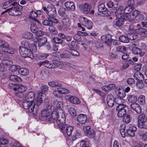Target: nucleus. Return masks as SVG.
I'll return each mask as SVG.
<instances>
[{
  "label": "nucleus",
  "mask_w": 147,
  "mask_h": 147,
  "mask_svg": "<svg viewBox=\"0 0 147 147\" xmlns=\"http://www.w3.org/2000/svg\"><path fill=\"white\" fill-rule=\"evenodd\" d=\"M44 65L47 67L49 68H53L52 63H50L49 61L44 62H43Z\"/></svg>",
  "instance_id": "57"
},
{
  "label": "nucleus",
  "mask_w": 147,
  "mask_h": 147,
  "mask_svg": "<svg viewBox=\"0 0 147 147\" xmlns=\"http://www.w3.org/2000/svg\"><path fill=\"white\" fill-rule=\"evenodd\" d=\"M116 93L118 96L117 97H124L126 94L123 90L119 88L116 90Z\"/></svg>",
  "instance_id": "24"
},
{
  "label": "nucleus",
  "mask_w": 147,
  "mask_h": 147,
  "mask_svg": "<svg viewBox=\"0 0 147 147\" xmlns=\"http://www.w3.org/2000/svg\"><path fill=\"white\" fill-rule=\"evenodd\" d=\"M123 97H117L115 100L116 103L118 105L123 104L124 103L125 100L122 98Z\"/></svg>",
  "instance_id": "38"
},
{
  "label": "nucleus",
  "mask_w": 147,
  "mask_h": 147,
  "mask_svg": "<svg viewBox=\"0 0 147 147\" xmlns=\"http://www.w3.org/2000/svg\"><path fill=\"white\" fill-rule=\"evenodd\" d=\"M21 44L22 46H24V47L26 48H28L30 44L28 42L25 40H23L22 41Z\"/></svg>",
  "instance_id": "61"
},
{
  "label": "nucleus",
  "mask_w": 147,
  "mask_h": 147,
  "mask_svg": "<svg viewBox=\"0 0 147 147\" xmlns=\"http://www.w3.org/2000/svg\"><path fill=\"white\" fill-rule=\"evenodd\" d=\"M23 36L26 38L30 39L32 38L33 35L30 32H25L23 33Z\"/></svg>",
  "instance_id": "39"
},
{
  "label": "nucleus",
  "mask_w": 147,
  "mask_h": 147,
  "mask_svg": "<svg viewBox=\"0 0 147 147\" xmlns=\"http://www.w3.org/2000/svg\"><path fill=\"white\" fill-rule=\"evenodd\" d=\"M136 86L138 89H142L144 87V85L142 81H137L136 83Z\"/></svg>",
  "instance_id": "43"
},
{
  "label": "nucleus",
  "mask_w": 147,
  "mask_h": 147,
  "mask_svg": "<svg viewBox=\"0 0 147 147\" xmlns=\"http://www.w3.org/2000/svg\"><path fill=\"white\" fill-rule=\"evenodd\" d=\"M38 16L37 13L34 11H32L30 13V16L31 18H34Z\"/></svg>",
  "instance_id": "64"
},
{
  "label": "nucleus",
  "mask_w": 147,
  "mask_h": 147,
  "mask_svg": "<svg viewBox=\"0 0 147 147\" xmlns=\"http://www.w3.org/2000/svg\"><path fill=\"white\" fill-rule=\"evenodd\" d=\"M117 50L121 52L125 51L126 50V47L123 46H118L117 48Z\"/></svg>",
  "instance_id": "49"
},
{
  "label": "nucleus",
  "mask_w": 147,
  "mask_h": 147,
  "mask_svg": "<svg viewBox=\"0 0 147 147\" xmlns=\"http://www.w3.org/2000/svg\"><path fill=\"white\" fill-rule=\"evenodd\" d=\"M34 94L32 92H28L25 96V99L28 101H34Z\"/></svg>",
  "instance_id": "19"
},
{
  "label": "nucleus",
  "mask_w": 147,
  "mask_h": 147,
  "mask_svg": "<svg viewBox=\"0 0 147 147\" xmlns=\"http://www.w3.org/2000/svg\"><path fill=\"white\" fill-rule=\"evenodd\" d=\"M8 142L9 141L6 138H0V145L7 144Z\"/></svg>",
  "instance_id": "46"
},
{
  "label": "nucleus",
  "mask_w": 147,
  "mask_h": 147,
  "mask_svg": "<svg viewBox=\"0 0 147 147\" xmlns=\"http://www.w3.org/2000/svg\"><path fill=\"white\" fill-rule=\"evenodd\" d=\"M28 102V106H29V111L30 113L34 112V107L35 104L34 101H30L27 100Z\"/></svg>",
  "instance_id": "29"
},
{
  "label": "nucleus",
  "mask_w": 147,
  "mask_h": 147,
  "mask_svg": "<svg viewBox=\"0 0 147 147\" xmlns=\"http://www.w3.org/2000/svg\"><path fill=\"white\" fill-rule=\"evenodd\" d=\"M134 78L136 80L142 81L144 79L143 75L140 72L137 71L134 75Z\"/></svg>",
  "instance_id": "23"
},
{
  "label": "nucleus",
  "mask_w": 147,
  "mask_h": 147,
  "mask_svg": "<svg viewBox=\"0 0 147 147\" xmlns=\"http://www.w3.org/2000/svg\"><path fill=\"white\" fill-rule=\"evenodd\" d=\"M131 108L137 113H140L142 112V109L140 106L137 103H133L130 105Z\"/></svg>",
  "instance_id": "13"
},
{
  "label": "nucleus",
  "mask_w": 147,
  "mask_h": 147,
  "mask_svg": "<svg viewBox=\"0 0 147 147\" xmlns=\"http://www.w3.org/2000/svg\"><path fill=\"white\" fill-rule=\"evenodd\" d=\"M53 94L56 97L60 98L64 94L62 90V87L58 88L56 90L53 92Z\"/></svg>",
  "instance_id": "15"
},
{
  "label": "nucleus",
  "mask_w": 147,
  "mask_h": 147,
  "mask_svg": "<svg viewBox=\"0 0 147 147\" xmlns=\"http://www.w3.org/2000/svg\"><path fill=\"white\" fill-rule=\"evenodd\" d=\"M51 113L49 110L44 109L42 111L41 113V116L46 120L50 121L52 119Z\"/></svg>",
  "instance_id": "7"
},
{
  "label": "nucleus",
  "mask_w": 147,
  "mask_h": 147,
  "mask_svg": "<svg viewBox=\"0 0 147 147\" xmlns=\"http://www.w3.org/2000/svg\"><path fill=\"white\" fill-rule=\"evenodd\" d=\"M134 9V7L131 5H128L124 9V12L126 14H128L132 11Z\"/></svg>",
  "instance_id": "34"
},
{
  "label": "nucleus",
  "mask_w": 147,
  "mask_h": 147,
  "mask_svg": "<svg viewBox=\"0 0 147 147\" xmlns=\"http://www.w3.org/2000/svg\"><path fill=\"white\" fill-rule=\"evenodd\" d=\"M27 89L26 86L22 84H16V87L14 88L13 90L18 92L15 93L16 95L20 98H21L23 96V93Z\"/></svg>",
  "instance_id": "4"
},
{
  "label": "nucleus",
  "mask_w": 147,
  "mask_h": 147,
  "mask_svg": "<svg viewBox=\"0 0 147 147\" xmlns=\"http://www.w3.org/2000/svg\"><path fill=\"white\" fill-rule=\"evenodd\" d=\"M117 111L118 112L117 115L119 117H123L126 114V110L125 109H123L121 110Z\"/></svg>",
  "instance_id": "33"
},
{
  "label": "nucleus",
  "mask_w": 147,
  "mask_h": 147,
  "mask_svg": "<svg viewBox=\"0 0 147 147\" xmlns=\"http://www.w3.org/2000/svg\"><path fill=\"white\" fill-rule=\"evenodd\" d=\"M123 117V121L124 123H128L130 122V118L128 115L126 114Z\"/></svg>",
  "instance_id": "44"
},
{
  "label": "nucleus",
  "mask_w": 147,
  "mask_h": 147,
  "mask_svg": "<svg viewBox=\"0 0 147 147\" xmlns=\"http://www.w3.org/2000/svg\"><path fill=\"white\" fill-rule=\"evenodd\" d=\"M63 131V133L65 135L67 134L68 136H70L73 129V127L70 126H67L65 125L60 127Z\"/></svg>",
  "instance_id": "6"
},
{
  "label": "nucleus",
  "mask_w": 147,
  "mask_h": 147,
  "mask_svg": "<svg viewBox=\"0 0 147 147\" xmlns=\"http://www.w3.org/2000/svg\"><path fill=\"white\" fill-rule=\"evenodd\" d=\"M15 6L13 5V6L7 9L5 11H9V14L11 15H20L22 14L21 12H20L19 13H16L15 10Z\"/></svg>",
  "instance_id": "16"
},
{
  "label": "nucleus",
  "mask_w": 147,
  "mask_h": 147,
  "mask_svg": "<svg viewBox=\"0 0 147 147\" xmlns=\"http://www.w3.org/2000/svg\"><path fill=\"white\" fill-rule=\"evenodd\" d=\"M123 9V7L122 6H119L117 10L116 11L117 14H120L122 13V11Z\"/></svg>",
  "instance_id": "63"
},
{
  "label": "nucleus",
  "mask_w": 147,
  "mask_h": 147,
  "mask_svg": "<svg viewBox=\"0 0 147 147\" xmlns=\"http://www.w3.org/2000/svg\"><path fill=\"white\" fill-rule=\"evenodd\" d=\"M140 137L144 141H147V130H141L139 132Z\"/></svg>",
  "instance_id": "21"
},
{
  "label": "nucleus",
  "mask_w": 147,
  "mask_h": 147,
  "mask_svg": "<svg viewBox=\"0 0 147 147\" xmlns=\"http://www.w3.org/2000/svg\"><path fill=\"white\" fill-rule=\"evenodd\" d=\"M105 9V5L103 4H101L98 6V11L100 12H102Z\"/></svg>",
  "instance_id": "60"
},
{
  "label": "nucleus",
  "mask_w": 147,
  "mask_h": 147,
  "mask_svg": "<svg viewBox=\"0 0 147 147\" xmlns=\"http://www.w3.org/2000/svg\"><path fill=\"white\" fill-rule=\"evenodd\" d=\"M41 91L40 92H42V94H45L48 90V87L47 85H44L41 87Z\"/></svg>",
  "instance_id": "53"
},
{
  "label": "nucleus",
  "mask_w": 147,
  "mask_h": 147,
  "mask_svg": "<svg viewBox=\"0 0 147 147\" xmlns=\"http://www.w3.org/2000/svg\"><path fill=\"white\" fill-rule=\"evenodd\" d=\"M127 98L128 101L131 103H135L137 100V97L134 95H129L127 96Z\"/></svg>",
  "instance_id": "31"
},
{
  "label": "nucleus",
  "mask_w": 147,
  "mask_h": 147,
  "mask_svg": "<svg viewBox=\"0 0 147 147\" xmlns=\"http://www.w3.org/2000/svg\"><path fill=\"white\" fill-rule=\"evenodd\" d=\"M45 103L46 105L47 109L48 110H50L52 108V105L51 102L49 101L48 99H46L45 100Z\"/></svg>",
  "instance_id": "45"
},
{
  "label": "nucleus",
  "mask_w": 147,
  "mask_h": 147,
  "mask_svg": "<svg viewBox=\"0 0 147 147\" xmlns=\"http://www.w3.org/2000/svg\"><path fill=\"white\" fill-rule=\"evenodd\" d=\"M107 105L109 107H111L114 105V99L112 95H108L107 97Z\"/></svg>",
  "instance_id": "18"
},
{
  "label": "nucleus",
  "mask_w": 147,
  "mask_h": 147,
  "mask_svg": "<svg viewBox=\"0 0 147 147\" xmlns=\"http://www.w3.org/2000/svg\"><path fill=\"white\" fill-rule=\"evenodd\" d=\"M53 103L56 105V112L59 113V111H60V112H61V111H63V104L62 102L58 101L57 100H55L53 101Z\"/></svg>",
  "instance_id": "11"
},
{
  "label": "nucleus",
  "mask_w": 147,
  "mask_h": 147,
  "mask_svg": "<svg viewBox=\"0 0 147 147\" xmlns=\"http://www.w3.org/2000/svg\"><path fill=\"white\" fill-rule=\"evenodd\" d=\"M18 72L20 74L25 76L28 75L29 73L28 70L24 68H22L19 69Z\"/></svg>",
  "instance_id": "26"
},
{
  "label": "nucleus",
  "mask_w": 147,
  "mask_h": 147,
  "mask_svg": "<svg viewBox=\"0 0 147 147\" xmlns=\"http://www.w3.org/2000/svg\"><path fill=\"white\" fill-rule=\"evenodd\" d=\"M116 17L119 19L117 22V23H119V22H122L126 18V16L122 13L120 14H117Z\"/></svg>",
  "instance_id": "30"
},
{
  "label": "nucleus",
  "mask_w": 147,
  "mask_h": 147,
  "mask_svg": "<svg viewBox=\"0 0 147 147\" xmlns=\"http://www.w3.org/2000/svg\"><path fill=\"white\" fill-rule=\"evenodd\" d=\"M28 49L31 51L35 52L36 51V47L34 44H30L28 48Z\"/></svg>",
  "instance_id": "47"
},
{
  "label": "nucleus",
  "mask_w": 147,
  "mask_h": 147,
  "mask_svg": "<svg viewBox=\"0 0 147 147\" xmlns=\"http://www.w3.org/2000/svg\"><path fill=\"white\" fill-rule=\"evenodd\" d=\"M102 38L104 40L105 42L107 44H110L111 42V37L109 35H107L105 36H103Z\"/></svg>",
  "instance_id": "28"
},
{
  "label": "nucleus",
  "mask_w": 147,
  "mask_h": 147,
  "mask_svg": "<svg viewBox=\"0 0 147 147\" xmlns=\"http://www.w3.org/2000/svg\"><path fill=\"white\" fill-rule=\"evenodd\" d=\"M133 53L136 54H139L140 53L141 51L139 48L136 47H134L132 49Z\"/></svg>",
  "instance_id": "54"
},
{
  "label": "nucleus",
  "mask_w": 147,
  "mask_h": 147,
  "mask_svg": "<svg viewBox=\"0 0 147 147\" xmlns=\"http://www.w3.org/2000/svg\"><path fill=\"white\" fill-rule=\"evenodd\" d=\"M138 100L140 104H144L145 103V97L144 96H140L138 98Z\"/></svg>",
  "instance_id": "41"
},
{
  "label": "nucleus",
  "mask_w": 147,
  "mask_h": 147,
  "mask_svg": "<svg viewBox=\"0 0 147 147\" xmlns=\"http://www.w3.org/2000/svg\"><path fill=\"white\" fill-rule=\"evenodd\" d=\"M50 18H49V20H45L42 22L43 24L45 26H50L52 24V22L50 20Z\"/></svg>",
  "instance_id": "59"
},
{
  "label": "nucleus",
  "mask_w": 147,
  "mask_h": 147,
  "mask_svg": "<svg viewBox=\"0 0 147 147\" xmlns=\"http://www.w3.org/2000/svg\"><path fill=\"white\" fill-rule=\"evenodd\" d=\"M47 41V39L43 37L39 38L38 41V46H43Z\"/></svg>",
  "instance_id": "35"
},
{
  "label": "nucleus",
  "mask_w": 147,
  "mask_h": 147,
  "mask_svg": "<svg viewBox=\"0 0 147 147\" xmlns=\"http://www.w3.org/2000/svg\"><path fill=\"white\" fill-rule=\"evenodd\" d=\"M80 9L84 13H88L91 9V6L87 3L81 5L79 6Z\"/></svg>",
  "instance_id": "10"
},
{
  "label": "nucleus",
  "mask_w": 147,
  "mask_h": 147,
  "mask_svg": "<svg viewBox=\"0 0 147 147\" xmlns=\"http://www.w3.org/2000/svg\"><path fill=\"white\" fill-rule=\"evenodd\" d=\"M69 111L70 114L73 116H76V113L74 108L72 107L70 108L69 110Z\"/></svg>",
  "instance_id": "55"
},
{
  "label": "nucleus",
  "mask_w": 147,
  "mask_h": 147,
  "mask_svg": "<svg viewBox=\"0 0 147 147\" xmlns=\"http://www.w3.org/2000/svg\"><path fill=\"white\" fill-rule=\"evenodd\" d=\"M59 15L61 16H65L66 15V10L64 8H61L58 10Z\"/></svg>",
  "instance_id": "37"
},
{
  "label": "nucleus",
  "mask_w": 147,
  "mask_h": 147,
  "mask_svg": "<svg viewBox=\"0 0 147 147\" xmlns=\"http://www.w3.org/2000/svg\"><path fill=\"white\" fill-rule=\"evenodd\" d=\"M19 51L21 55L23 57H29L31 58H33L34 57L32 51H31L28 48L22 47L20 48Z\"/></svg>",
  "instance_id": "3"
},
{
  "label": "nucleus",
  "mask_w": 147,
  "mask_h": 147,
  "mask_svg": "<svg viewBox=\"0 0 147 147\" xmlns=\"http://www.w3.org/2000/svg\"><path fill=\"white\" fill-rule=\"evenodd\" d=\"M80 147H90L88 142L84 141H82L80 143Z\"/></svg>",
  "instance_id": "51"
},
{
  "label": "nucleus",
  "mask_w": 147,
  "mask_h": 147,
  "mask_svg": "<svg viewBox=\"0 0 147 147\" xmlns=\"http://www.w3.org/2000/svg\"><path fill=\"white\" fill-rule=\"evenodd\" d=\"M90 129V127L89 126H85L83 127L84 132L91 138L94 137L95 133L93 131H91Z\"/></svg>",
  "instance_id": "9"
},
{
  "label": "nucleus",
  "mask_w": 147,
  "mask_h": 147,
  "mask_svg": "<svg viewBox=\"0 0 147 147\" xmlns=\"http://www.w3.org/2000/svg\"><path fill=\"white\" fill-rule=\"evenodd\" d=\"M87 121V117L84 114H80L77 117V124L80 125L84 124Z\"/></svg>",
  "instance_id": "8"
},
{
  "label": "nucleus",
  "mask_w": 147,
  "mask_h": 147,
  "mask_svg": "<svg viewBox=\"0 0 147 147\" xmlns=\"http://www.w3.org/2000/svg\"><path fill=\"white\" fill-rule=\"evenodd\" d=\"M62 22L63 24L67 26H69L70 24V22L68 18H65L63 19L62 20Z\"/></svg>",
  "instance_id": "40"
},
{
  "label": "nucleus",
  "mask_w": 147,
  "mask_h": 147,
  "mask_svg": "<svg viewBox=\"0 0 147 147\" xmlns=\"http://www.w3.org/2000/svg\"><path fill=\"white\" fill-rule=\"evenodd\" d=\"M126 105L124 103L118 105L116 107V110L119 111L123 109H125L124 108L126 107Z\"/></svg>",
  "instance_id": "50"
},
{
  "label": "nucleus",
  "mask_w": 147,
  "mask_h": 147,
  "mask_svg": "<svg viewBox=\"0 0 147 147\" xmlns=\"http://www.w3.org/2000/svg\"><path fill=\"white\" fill-rule=\"evenodd\" d=\"M42 92H40L38 94V96L36 101V104L38 106L40 105L42 102Z\"/></svg>",
  "instance_id": "25"
},
{
  "label": "nucleus",
  "mask_w": 147,
  "mask_h": 147,
  "mask_svg": "<svg viewBox=\"0 0 147 147\" xmlns=\"http://www.w3.org/2000/svg\"><path fill=\"white\" fill-rule=\"evenodd\" d=\"M48 84L49 86L52 87H59L61 86V83L56 81H52L49 82Z\"/></svg>",
  "instance_id": "27"
},
{
  "label": "nucleus",
  "mask_w": 147,
  "mask_h": 147,
  "mask_svg": "<svg viewBox=\"0 0 147 147\" xmlns=\"http://www.w3.org/2000/svg\"><path fill=\"white\" fill-rule=\"evenodd\" d=\"M37 24L38 25L40 24L39 22L36 19H34L32 22L30 29L31 31L33 33H36L37 30L36 27Z\"/></svg>",
  "instance_id": "12"
},
{
  "label": "nucleus",
  "mask_w": 147,
  "mask_h": 147,
  "mask_svg": "<svg viewBox=\"0 0 147 147\" xmlns=\"http://www.w3.org/2000/svg\"><path fill=\"white\" fill-rule=\"evenodd\" d=\"M42 8L44 11H46L47 14L50 18L55 17L56 16V9L52 5L49 4L47 8L44 6Z\"/></svg>",
  "instance_id": "2"
},
{
  "label": "nucleus",
  "mask_w": 147,
  "mask_h": 147,
  "mask_svg": "<svg viewBox=\"0 0 147 147\" xmlns=\"http://www.w3.org/2000/svg\"><path fill=\"white\" fill-rule=\"evenodd\" d=\"M10 79L12 81H17L19 82L22 81L21 79L15 75H11L10 77Z\"/></svg>",
  "instance_id": "36"
},
{
  "label": "nucleus",
  "mask_w": 147,
  "mask_h": 147,
  "mask_svg": "<svg viewBox=\"0 0 147 147\" xmlns=\"http://www.w3.org/2000/svg\"><path fill=\"white\" fill-rule=\"evenodd\" d=\"M119 41L123 43H128L129 41V38L127 36L122 35L119 37Z\"/></svg>",
  "instance_id": "32"
},
{
  "label": "nucleus",
  "mask_w": 147,
  "mask_h": 147,
  "mask_svg": "<svg viewBox=\"0 0 147 147\" xmlns=\"http://www.w3.org/2000/svg\"><path fill=\"white\" fill-rule=\"evenodd\" d=\"M11 146L14 147H22V145L17 141H13L11 143Z\"/></svg>",
  "instance_id": "48"
},
{
  "label": "nucleus",
  "mask_w": 147,
  "mask_h": 147,
  "mask_svg": "<svg viewBox=\"0 0 147 147\" xmlns=\"http://www.w3.org/2000/svg\"><path fill=\"white\" fill-rule=\"evenodd\" d=\"M2 62L7 66H9L12 64V62L7 59H4L2 60Z\"/></svg>",
  "instance_id": "58"
},
{
  "label": "nucleus",
  "mask_w": 147,
  "mask_h": 147,
  "mask_svg": "<svg viewBox=\"0 0 147 147\" xmlns=\"http://www.w3.org/2000/svg\"><path fill=\"white\" fill-rule=\"evenodd\" d=\"M83 19L84 21V22L83 23V25H84V26L88 29H91L93 25L92 22L84 18H83Z\"/></svg>",
  "instance_id": "17"
},
{
  "label": "nucleus",
  "mask_w": 147,
  "mask_h": 147,
  "mask_svg": "<svg viewBox=\"0 0 147 147\" xmlns=\"http://www.w3.org/2000/svg\"><path fill=\"white\" fill-rule=\"evenodd\" d=\"M0 47H2L3 49H5V51H4L7 52L8 53H13V52L12 53L10 51L9 49V45L7 43H6L5 41L0 39Z\"/></svg>",
  "instance_id": "14"
},
{
  "label": "nucleus",
  "mask_w": 147,
  "mask_h": 147,
  "mask_svg": "<svg viewBox=\"0 0 147 147\" xmlns=\"http://www.w3.org/2000/svg\"><path fill=\"white\" fill-rule=\"evenodd\" d=\"M65 7L68 10L74 11L75 8V6L74 2L67 1L65 3Z\"/></svg>",
  "instance_id": "20"
},
{
  "label": "nucleus",
  "mask_w": 147,
  "mask_h": 147,
  "mask_svg": "<svg viewBox=\"0 0 147 147\" xmlns=\"http://www.w3.org/2000/svg\"><path fill=\"white\" fill-rule=\"evenodd\" d=\"M139 30L141 36H147V30L143 28H141Z\"/></svg>",
  "instance_id": "42"
},
{
  "label": "nucleus",
  "mask_w": 147,
  "mask_h": 147,
  "mask_svg": "<svg viewBox=\"0 0 147 147\" xmlns=\"http://www.w3.org/2000/svg\"><path fill=\"white\" fill-rule=\"evenodd\" d=\"M138 126L140 128L145 127V123L147 120V117L143 114L140 115L138 117Z\"/></svg>",
  "instance_id": "5"
},
{
  "label": "nucleus",
  "mask_w": 147,
  "mask_h": 147,
  "mask_svg": "<svg viewBox=\"0 0 147 147\" xmlns=\"http://www.w3.org/2000/svg\"><path fill=\"white\" fill-rule=\"evenodd\" d=\"M142 64L140 63L136 65L134 67V69L136 71H138L141 68Z\"/></svg>",
  "instance_id": "62"
},
{
  "label": "nucleus",
  "mask_w": 147,
  "mask_h": 147,
  "mask_svg": "<svg viewBox=\"0 0 147 147\" xmlns=\"http://www.w3.org/2000/svg\"><path fill=\"white\" fill-rule=\"evenodd\" d=\"M49 30L50 32H52L53 34H56L57 33V32L56 29L53 26H50L49 28Z\"/></svg>",
  "instance_id": "52"
},
{
  "label": "nucleus",
  "mask_w": 147,
  "mask_h": 147,
  "mask_svg": "<svg viewBox=\"0 0 147 147\" xmlns=\"http://www.w3.org/2000/svg\"><path fill=\"white\" fill-rule=\"evenodd\" d=\"M68 100L71 103L74 104H78L80 103V101L77 97L74 96H70Z\"/></svg>",
  "instance_id": "22"
},
{
  "label": "nucleus",
  "mask_w": 147,
  "mask_h": 147,
  "mask_svg": "<svg viewBox=\"0 0 147 147\" xmlns=\"http://www.w3.org/2000/svg\"><path fill=\"white\" fill-rule=\"evenodd\" d=\"M53 41L56 43H61L63 41L62 39L58 37H54L53 39Z\"/></svg>",
  "instance_id": "56"
},
{
  "label": "nucleus",
  "mask_w": 147,
  "mask_h": 147,
  "mask_svg": "<svg viewBox=\"0 0 147 147\" xmlns=\"http://www.w3.org/2000/svg\"><path fill=\"white\" fill-rule=\"evenodd\" d=\"M51 117L52 119L56 120L57 123L60 127L65 125V116L63 111L60 113L53 111Z\"/></svg>",
  "instance_id": "1"
}]
</instances>
